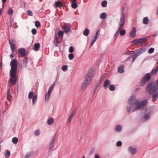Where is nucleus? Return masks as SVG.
Returning <instances> with one entry per match:
<instances>
[{
	"instance_id": "f257e3e1",
	"label": "nucleus",
	"mask_w": 158,
	"mask_h": 158,
	"mask_svg": "<svg viewBox=\"0 0 158 158\" xmlns=\"http://www.w3.org/2000/svg\"><path fill=\"white\" fill-rule=\"evenodd\" d=\"M129 106L133 109L132 111L134 112L141 109L143 106H144L147 102L146 100L142 101H138L134 96H131L128 101Z\"/></svg>"
},
{
	"instance_id": "f03ea898",
	"label": "nucleus",
	"mask_w": 158,
	"mask_h": 158,
	"mask_svg": "<svg viewBox=\"0 0 158 158\" xmlns=\"http://www.w3.org/2000/svg\"><path fill=\"white\" fill-rule=\"evenodd\" d=\"M158 89V86L157 84L155 82H150L147 86L146 90L150 94H154L152 96V98L153 101L154 102L158 98V92L157 90Z\"/></svg>"
},
{
	"instance_id": "7ed1b4c3",
	"label": "nucleus",
	"mask_w": 158,
	"mask_h": 158,
	"mask_svg": "<svg viewBox=\"0 0 158 158\" xmlns=\"http://www.w3.org/2000/svg\"><path fill=\"white\" fill-rule=\"evenodd\" d=\"M94 73V70L93 69H91L89 70L88 73L85 77V80L81 86L82 90L86 88L88 86L89 84L92 80Z\"/></svg>"
},
{
	"instance_id": "20e7f679",
	"label": "nucleus",
	"mask_w": 158,
	"mask_h": 158,
	"mask_svg": "<svg viewBox=\"0 0 158 158\" xmlns=\"http://www.w3.org/2000/svg\"><path fill=\"white\" fill-rule=\"evenodd\" d=\"M152 111L150 109L146 110L142 113L141 120L144 122L148 120L151 117Z\"/></svg>"
},
{
	"instance_id": "39448f33",
	"label": "nucleus",
	"mask_w": 158,
	"mask_h": 158,
	"mask_svg": "<svg viewBox=\"0 0 158 158\" xmlns=\"http://www.w3.org/2000/svg\"><path fill=\"white\" fill-rule=\"evenodd\" d=\"M146 49L144 48H142L138 49L133 55L132 62H134L139 56L144 53Z\"/></svg>"
},
{
	"instance_id": "423d86ee",
	"label": "nucleus",
	"mask_w": 158,
	"mask_h": 158,
	"mask_svg": "<svg viewBox=\"0 0 158 158\" xmlns=\"http://www.w3.org/2000/svg\"><path fill=\"white\" fill-rule=\"evenodd\" d=\"M17 71H10V77L9 82L11 84L15 83L17 80V76L16 75Z\"/></svg>"
},
{
	"instance_id": "0eeeda50",
	"label": "nucleus",
	"mask_w": 158,
	"mask_h": 158,
	"mask_svg": "<svg viewBox=\"0 0 158 158\" xmlns=\"http://www.w3.org/2000/svg\"><path fill=\"white\" fill-rule=\"evenodd\" d=\"M10 64L11 67L10 71H17V60L16 59H12Z\"/></svg>"
},
{
	"instance_id": "6e6552de",
	"label": "nucleus",
	"mask_w": 158,
	"mask_h": 158,
	"mask_svg": "<svg viewBox=\"0 0 158 158\" xmlns=\"http://www.w3.org/2000/svg\"><path fill=\"white\" fill-rule=\"evenodd\" d=\"M151 75L150 73H146L142 79L140 84V85L141 86L144 85L146 82L149 81Z\"/></svg>"
},
{
	"instance_id": "1a4fd4ad",
	"label": "nucleus",
	"mask_w": 158,
	"mask_h": 158,
	"mask_svg": "<svg viewBox=\"0 0 158 158\" xmlns=\"http://www.w3.org/2000/svg\"><path fill=\"white\" fill-rule=\"evenodd\" d=\"M125 16L124 13L122 12L121 15V17L118 23V27L123 28L125 23Z\"/></svg>"
},
{
	"instance_id": "9d476101",
	"label": "nucleus",
	"mask_w": 158,
	"mask_h": 158,
	"mask_svg": "<svg viewBox=\"0 0 158 158\" xmlns=\"http://www.w3.org/2000/svg\"><path fill=\"white\" fill-rule=\"evenodd\" d=\"M8 41L11 51L12 52H14L16 47V40L14 38H11L9 39Z\"/></svg>"
},
{
	"instance_id": "9b49d317",
	"label": "nucleus",
	"mask_w": 158,
	"mask_h": 158,
	"mask_svg": "<svg viewBox=\"0 0 158 158\" xmlns=\"http://www.w3.org/2000/svg\"><path fill=\"white\" fill-rule=\"evenodd\" d=\"M76 111L77 110L76 109L74 110L73 111H72L71 113L70 114V116L68 117V119H67V122L68 123H70V122L73 119L74 116L75 115Z\"/></svg>"
},
{
	"instance_id": "f8f14e48",
	"label": "nucleus",
	"mask_w": 158,
	"mask_h": 158,
	"mask_svg": "<svg viewBox=\"0 0 158 158\" xmlns=\"http://www.w3.org/2000/svg\"><path fill=\"white\" fill-rule=\"evenodd\" d=\"M71 26L70 24L65 23L64 28V31L65 33H68L70 31Z\"/></svg>"
},
{
	"instance_id": "ddd939ff",
	"label": "nucleus",
	"mask_w": 158,
	"mask_h": 158,
	"mask_svg": "<svg viewBox=\"0 0 158 158\" xmlns=\"http://www.w3.org/2000/svg\"><path fill=\"white\" fill-rule=\"evenodd\" d=\"M18 52L20 54L21 57H23L25 56L26 55V50L23 48H19Z\"/></svg>"
},
{
	"instance_id": "4468645a",
	"label": "nucleus",
	"mask_w": 158,
	"mask_h": 158,
	"mask_svg": "<svg viewBox=\"0 0 158 158\" xmlns=\"http://www.w3.org/2000/svg\"><path fill=\"white\" fill-rule=\"evenodd\" d=\"M128 151L132 155L134 154L137 152L136 149L132 146H130L128 148Z\"/></svg>"
},
{
	"instance_id": "2eb2a0df",
	"label": "nucleus",
	"mask_w": 158,
	"mask_h": 158,
	"mask_svg": "<svg viewBox=\"0 0 158 158\" xmlns=\"http://www.w3.org/2000/svg\"><path fill=\"white\" fill-rule=\"evenodd\" d=\"M136 28L134 27L132 30L130 32L129 34V36L131 38H133L136 35Z\"/></svg>"
},
{
	"instance_id": "dca6fc26",
	"label": "nucleus",
	"mask_w": 158,
	"mask_h": 158,
	"mask_svg": "<svg viewBox=\"0 0 158 158\" xmlns=\"http://www.w3.org/2000/svg\"><path fill=\"white\" fill-rule=\"evenodd\" d=\"M149 37V36H148L145 37L138 39V43L140 44H142L143 43L147 41L148 38Z\"/></svg>"
},
{
	"instance_id": "f3484780",
	"label": "nucleus",
	"mask_w": 158,
	"mask_h": 158,
	"mask_svg": "<svg viewBox=\"0 0 158 158\" xmlns=\"http://www.w3.org/2000/svg\"><path fill=\"white\" fill-rule=\"evenodd\" d=\"M55 138L54 137H53V138L52 139L51 142L49 144V147L50 150H51L52 148L54 147V143L55 142Z\"/></svg>"
},
{
	"instance_id": "a211bd4d",
	"label": "nucleus",
	"mask_w": 158,
	"mask_h": 158,
	"mask_svg": "<svg viewBox=\"0 0 158 158\" xmlns=\"http://www.w3.org/2000/svg\"><path fill=\"white\" fill-rule=\"evenodd\" d=\"M123 28H118V30L119 33V34L121 36H123L125 35L126 33V30L124 29H122Z\"/></svg>"
},
{
	"instance_id": "6ab92c4d",
	"label": "nucleus",
	"mask_w": 158,
	"mask_h": 158,
	"mask_svg": "<svg viewBox=\"0 0 158 158\" xmlns=\"http://www.w3.org/2000/svg\"><path fill=\"white\" fill-rule=\"evenodd\" d=\"M52 92L48 90L47 93H46L45 95V101H48L49 98V97L51 96Z\"/></svg>"
},
{
	"instance_id": "aec40b11",
	"label": "nucleus",
	"mask_w": 158,
	"mask_h": 158,
	"mask_svg": "<svg viewBox=\"0 0 158 158\" xmlns=\"http://www.w3.org/2000/svg\"><path fill=\"white\" fill-rule=\"evenodd\" d=\"M110 84V81L109 80L107 79L105 81L103 86L106 89V88L109 87Z\"/></svg>"
},
{
	"instance_id": "412c9836",
	"label": "nucleus",
	"mask_w": 158,
	"mask_h": 158,
	"mask_svg": "<svg viewBox=\"0 0 158 158\" xmlns=\"http://www.w3.org/2000/svg\"><path fill=\"white\" fill-rule=\"evenodd\" d=\"M122 129V127L120 125H116L115 127V130L118 132H120L121 131Z\"/></svg>"
},
{
	"instance_id": "4be33fe9",
	"label": "nucleus",
	"mask_w": 158,
	"mask_h": 158,
	"mask_svg": "<svg viewBox=\"0 0 158 158\" xmlns=\"http://www.w3.org/2000/svg\"><path fill=\"white\" fill-rule=\"evenodd\" d=\"M40 46L39 43H35L34 45V48H33L34 50L35 51H38L39 50Z\"/></svg>"
},
{
	"instance_id": "5701e85b",
	"label": "nucleus",
	"mask_w": 158,
	"mask_h": 158,
	"mask_svg": "<svg viewBox=\"0 0 158 158\" xmlns=\"http://www.w3.org/2000/svg\"><path fill=\"white\" fill-rule=\"evenodd\" d=\"M54 122V120L53 118H51L48 120L47 123L49 125H51Z\"/></svg>"
},
{
	"instance_id": "b1692460",
	"label": "nucleus",
	"mask_w": 158,
	"mask_h": 158,
	"mask_svg": "<svg viewBox=\"0 0 158 158\" xmlns=\"http://www.w3.org/2000/svg\"><path fill=\"white\" fill-rule=\"evenodd\" d=\"M149 21L148 18L147 17H145L143 18V23L144 24H147Z\"/></svg>"
},
{
	"instance_id": "393cba45",
	"label": "nucleus",
	"mask_w": 158,
	"mask_h": 158,
	"mask_svg": "<svg viewBox=\"0 0 158 158\" xmlns=\"http://www.w3.org/2000/svg\"><path fill=\"white\" fill-rule=\"evenodd\" d=\"M124 66L121 65L119 66L118 69V72L120 73H122L124 71Z\"/></svg>"
},
{
	"instance_id": "a878e982",
	"label": "nucleus",
	"mask_w": 158,
	"mask_h": 158,
	"mask_svg": "<svg viewBox=\"0 0 158 158\" xmlns=\"http://www.w3.org/2000/svg\"><path fill=\"white\" fill-rule=\"evenodd\" d=\"M27 57H26L24 58V59L23 60V64L24 67L25 68L27 67Z\"/></svg>"
},
{
	"instance_id": "bb28decb",
	"label": "nucleus",
	"mask_w": 158,
	"mask_h": 158,
	"mask_svg": "<svg viewBox=\"0 0 158 158\" xmlns=\"http://www.w3.org/2000/svg\"><path fill=\"white\" fill-rule=\"evenodd\" d=\"M89 33V31L88 29H85L83 31V35L85 36H87Z\"/></svg>"
},
{
	"instance_id": "cd10ccee",
	"label": "nucleus",
	"mask_w": 158,
	"mask_h": 158,
	"mask_svg": "<svg viewBox=\"0 0 158 158\" xmlns=\"http://www.w3.org/2000/svg\"><path fill=\"white\" fill-rule=\"evenodd\" d=\"M10 155V152L8 150H6L5 153V158H8Z\"/></svg>"
},
{
	"instance_id": "c85d7f7f",
	"label": "nucleus",
	"mask_w": 158,
	"mask_h": 158,
	"mask_svg": "<svg viewBox=\"0 0 158 158\" xmlns=\"http://www.w3.org/2000/svg\"><path fill=\"white\" fill-rule=\"evenodd\" d=\"M106 15L105 13H102L100 16V18L102 19H105L106 18Z\"/></svg>"
},
{
	"instance_id": "c756f323",
	"label": "nucleus",
	"mask_w": 158,
	"mask_h": 158,
	"mask_svg": "<svg viewBox=\"0 0 158 158\" xmlns=\"http://www.w3.org/2000/svg\"><path fill=\"white\" fill-rule=\"evenodd\" d=\"M37 98V95H35L32 98V103L33 104H35L36 102V99Z\"/></svg>"
},
{
	"instance_id": "7c9ffc66",
	"label": "nucleus",
	"mask_w": 158,
	"mask_h": 158,
	"mask_svg": "<svg viewBox=\"0 0 158 158\" xmlns=\"http://www.w3.org/2000/svg\"><path fill=\"white\" fill-rule=\"evenodd\" d=\"M34 93L30 91L29 92L28 94V98L31 99L34 96Z\"/></svg>"
},
{
	"instance_id": "2f4dec72",
	"label": "nucleus",
	"mask_w": 158,
	"mask_h": 158,
	"mask_svg": "<svg viewBox=\"0 0 158 158\" xmlns=\"http://www.w3.org/2000/svg\"><path fill=\"white\" fill-rule=\"evenodd\" d=\"M18 141V139L16 137H14L12 140V142L14 143V144H16Z\"/></svg>"
},
{
	"instance_id": "473e14b6",
	"label": "nucleus",
	"mask_w": 158,
	"mask_h": 158,
	"mask_svg": "<svg viewBox=\"0 0 158 158\" xmlns=\"http://www.w3.org/2000/svg\"><path fill=\"white\" fill-rule=\"evenodd\" d=\"M109 89L111 91H113L115 89V85H111L110 86Z\"/></svg>"
},
{
	"instance_id": "72a5a7b5",
	"label": "nucleus",
	"mask_w": 158,
	"mask_h": 158,
	"mask_svg": "<svg viewBox=\"0 0 158 158\" xmlns=\"http://www.w3.org/2000/svg\"><path fill=\"white\" fill-rule=\"evenodd\" d=\"M107 5V2L106 0L103 1L101 3V5L102 7H106Z\"/></svg>"
},
{
	"instance_id": "f704fd0d",
	"label": "nucleus",
	"mask_w": 158,
	"mask_h": 158,
	"mask_svg": "<svg viewBox=\"0 0 158 158\" xmlns=\"http://www.w3.org/2000/svg\"><path fill=\"white\" fill-rule=\"evenodd\" d=\"M119 32L118 31V29L117 31L116 32V33H115V34L114 35V40H116L117 38H118V37L119 36Z\"/></svg>"
},
{
	"instance_id": "c9c22d12",
	"label": "nucleus",
	"mask_w": 158,
	"mask_h": 158,
	"mask_svg": "<svg viewBox=\"0 0 158 158\" xmlns=\"http://www.w3.org/2000/svg\"><path fill=\"white\" fill-rule=\"evenodd\" d=\"M32 153L31 152L27 154L24 158H30L32 156Z\"/></svg>"
},
{
	"instance_id": "e433bc0d",
	"label": "nucleus",
	"mask_w": 158,
	"mask_h": 158,
	"mask_svg": "<svg viewBox=\"0 0 158 158\" xmlns=\"http://www.w3.org/2000/svg\"><path fill=\"white\" fill-rule=\"evenodd\" d=\"M68 57L69 59L71 60H72L73 59L74 57V55L72 53H70L69 54L68 56Z\"/></svg>"
},
{
	"instance_id": "4c0bfd02",
	"label": "nucleus",
	"mask_w": 158,
	"mask_h": 158,
	"mask_svg": "<svg viewBox=\"0 0 158 158\" xmlns=\"http://www.w3.org/2000/svg\"><path fill=\"white\" fill-rule=\"evenodd\" d=\"M101 83V82H99L98 83L96 84V85L95 86V89H94V94H95V92L96 91V90L98 88V86H99V85Z\"/></svg>"
},
{
	"instance_id": "58836bf2",
	"label": "nucleus",
	"mask_w": 158,
	"mask_h": 158,
	"mask_svg": "<svg viewBox=\"0 0 158 158\" xmlns=\"http://www.w3.org/2000/svg\"><path fill=\"white\" fill-rule=\"evenodd\" d=\"M78 6L77 4L76 3H72L71 4V7L73 9L76 8Z\"/></svg>"
},
{
	"instance_id": "ea45409f",
	"label": "nucleus",
	"mask_w": 158,
	"mask_h": 158,
	"mask_svg": "<svg viewBox=\"0 0 158 158\" xmlns=\"http://www.w3.org/2000/svg\"><path fill=\"white\" fill-rule=\"evenodd\" d=\"M158 71V70H157L156 68L154 69H152L151 71V74L152 75H153L155 74Z\"/></svg>"
},
{
	"instance_id": "a19ab883",
	"label": "nucleus",
	"mask_w": 158,
	"mask_h": 158,
	"mask_svg": "<svg viewBox=\"0 0 158 158\" xmlns=\"http://www.w3.org/2000/svg\"><path fill=\"white\" fill-rule=\"evenodd\" d=\"M35 25L36 27H39L40 26V23L39 21H37L35 23Z\"/></svg>"
},
{
	"instance_id": "79ce46f5",
	"label": "nucleus",
	"mask_w": 158,
	"mask_h": 158,
	"mask_svg": "<svg viewBox=\"0 0 158 158\" xmlns=\"http://www.w3.org/2000/svg\"><path fill=\"white\" fill-rule=\"evenodd\" d=\"M68 69V66L67 65H64L63 66L61 67L62 70L65 71Z\"/></svg>"
},
{
	"instance_id": "37998d69",
	"label": "nucleus",
	"mask_w": 158,
	"mask_h": 158,
	"mask_svg": "<svg viewBox=\"0 0 158 158\" xmlns=\"http://www.w3.org/2000/svg\"><path fill=\"white\" fill-rule=\"evenodd\" d=\"M55 82H54L52 85H51L48 90L52 92V89L55 85Z\"/></svg>"
},
{
	"instance_id": "c03bdc74",
	"label": "nucleus",
	"mask_w": 158,
	"mask_h": 158,
	"mask_svg": "<svg viewBox=\"0 0 158 158\" xmlns=\"http://www.w3.org/2000/svg\"><path fill=\"white\" fill-rule=\"evenodd\" d=\"M154 51V49L153 48H151L148 50V52L150 54L152 53Z\"/></svg>"
},
{
	"instance_id": "a18cd8bd",
	"label": "nucleus",
	"mask_w": 158,
	"mask_h": 158,
	"mask_svg": "<svg viewBox=\"0 0 158 158\" xmlns=\"http://www.w3.org/2000/svg\"><path fill=\"white\" fill-rule=\"evenodd\" d=\"M13 13V10L12 9L10 8L8 10V14L9 15H11Z\"/></svg>"
},
{
	"instance_id": "49530a36",
	"label": "nucleus",
	"mask_w": 158,
	"mask_h": 158,
	"mask_svg": "<svg viewBox=\"0 0 158 158\" xmlns=\"http://www.w3.org/2000/svg\"><path fill=\"white\" fill-rule=\"evenodd\" d=\"M55 4L56 5L57 7H60L62 6L61 5V3L60 2H55Z\"/></svg>"
},
{
	"instance_id": "de8ad7c7",
	"label": "nucleus",
	"mask_w": 158,
	"mask_h": 158,
	"mask_svg": "<svg viewBox=\"0 0 158 158\" xmlns=\"http://www.w3.org/2000/svg\"><path fill=\"white\" fill-rule=\"evenodd\" d=\"M34 134L36 136L39 135H40V131L38 130L35 131L34 132Z\"/></svg>"
},
{
	"instance_id": "09e8293b",
	"label": "nucleus",
	"mask_w": 158,
	"mask_h": 158,
	"mask_svg": "<svg viewBox=\"0 0 158 158\" xmlns=\"http://www.w3.org/2000/svg\"><path fill=\"white\" fill-rule=\"evenodd\" d=\"M74 51V48L72 46H71L69 49V52L70 53H72Z\"/></svg>"
},
{
	"instance_id": "8fccbe9b",
	"label": "nucleus",
	"mask_w": 158,
	"mask_h": 158,
	"mask_svg": "<svg viewBox=\"0 0 158 158\" xmlns=\"http://www.w3.org/2000/svg\"><path fill=\"white\" fill-rule=\"evenodd\" d=\"M122 144V142L120 141H118L116 143V146H121Z\"/></svg>"
},
{
	"instance_id": "3c124183",
	"label": "nucleus",
	"mask_w": 158,
	"mask_h": 158,
	"mask_svg": "<svg viewBox=\"0 0 158 158\" xmlns=\"http://www.w3.org/2000/svg\"><path fill=\"white\" fill-rule=\"evenodd\" d=\"M27 15L29 16H32V12L29 10H28L27 11Z\"/></svg>"
},
{
	"instance_id": "603ef678",
	"label": "nucleus",
	"mask_w": 158,
	"mask_h": 158,
	"mask_svg": "<svg viewBox=\"0 0 158 158\" xmlns=\"http://www.w3.org/2000/svg\"><path fill=\"white\" fill-rule=\"evenodd\" d=\"M32 33L34 35H35L36 33V30L35 28H33L31 30Z\"/></svg>"
},
{
	"instance_id": "864d4df0",
	"label": "nucleus",
	"mask_w": 158,
	"mask_h": 158,
	"mask_svg": "<svg viewBox=\"0 0 158 158\" xmlns=\"http://www.w3.org/2000/svg\"><path fill=\"white\" fill-rule=\"evenodd\" d=\"M60 36H62L64 34V32L63 31H60L57 34Z\"/></svg>"
},
{
	"instance_id": "5fc2aeb1",
	"label": "nucleus",
	"mask_w": 158,
	"mask_h": 158,
	"mask_svg": "<svg viewBox=\"0 0 158 158\" xmlns=\"http://www.w3.org/2000/svg\"><path fill=\"white\" fill-rule=\"evenodd\" d=\"M131 42L134 43V44H138V40L135 39L134 40L132 41Z\"/></svg>"
},
{
	"instance_id": "6e6d98bb",
	"label": "nucleus",
	"mask_w": 158,
	"mask_h": 158,
	"mask_svg": "<svg viewBox=\"0 0 158 158\" xmlns=\"http://www.w3.org/2000/svg\"><path fill=\"white\" fill-rule=\"evenodd\" d=\"M60 37L59 35L58 34H56L55 36V38L54 40H58V39L59 37Z\"/></svg>"
},
{
	"instance_id": "4d7b16f0",
	"label": "nucleus",
	"mask_w": 158,
	"mask_h": 158,
	"mask_svg": "<svg viewBox=\"0 0 158 158\" xmlns=\"http://www.w3.org/2000/svg\"><path fill=\"white\" fill-rule=\"evenodd\" d=\"M59 43L58 42L57 40H54V44L55 46L56 47H57L58 46Z\"/></svg>"
},
{
	"instance_id": "13d9d810",
	"label": "nucleus",
	"mask_w": 158,
	"mask_h": 158,
	"mask_svg": "<svg viewBox=\"0 0 158 158\" xmlns=\"http://www.w3.org/2000/svg\"><path fill=\"white\" fill-rule=\"evenodd\" d=\"M11 98V95L10 94H7V99H8L9 101H10V99Z\"/></svg>"
},
{
	"instance_id": "bf43d9fd",
	"label": "nucleus",
	"mask_w": 158,
	"mask_h": 158,
	"mask_svg": "<svg viewBox=\"0 0 158 158\" xmlns=\"http://www.w3.org/2000/svg\"><path fill=\"white\" fill-rule=\"evenodd\" d=\"M131 110V107L129 106H127L126 110V111L128 112H129Z\"/></svg>"
},
{
	"instance_id": "052dcab7",
	"label": "nucleus",
	"mask_w": 158,
	"mask_h": 158,
	"mask_svg": "<svg viewBox=\"0 0 158 158\" xmlns=\"http://www.w3.org/2000/svg\"><path fill=\"white\" fill-rule=\"evenodd\" d=\"M95 42V40H92V42L90 43V47H91L94 44V42Z\"/></svg>"
},
{
	"instance_id": "680f3d73",
	"label": "nucleus",
	"mask_w": 158,
	"mask_h": 158,
	"mask_svg": "<svg viewBox=\"0 0 158 158\" xmlns=\"http://www.w3.org/2000/svg\"><path fill=\"white\" fill-rule=\"evenodd\" d=\"M158 35V33L157 32H155V34L152 35V36L153 37H156Z\"/></svg>"
},
{
	"instance_id": "e2e57ef3",
	"label": "nucleus",
	"mask_w": 158,
	"mask_h": 158,
	"mask_svg": "<svg viewBox=\"0 0 158 158\" xmlns=\"http://www.w3.org/2000/svg\"><path fill=\"white\" fill-rule=\"evenodd\" d=\"M100 29H99L97 31L96 33V35H98V34L100 33Z\"/></svg>"
},
{
	"instance_id": "0e129e2a",
	"label": "nucleus",
	"mask_w": 158,
	"mask_h": 158,
	"mask_svg": "<svg viewBox=\"0 0 158 158\" xmlns=\"http://www.w3.org/2000/svg\"><path fill=\"white\" fill-rule=\"evenodd\" d=\"M13 53L14 52H13V53H12L10 55V59H12L14 57Z\"/></svg>"
},
{
	"instance_id": "69168bd1",
	"label": "nucleus",
	"mask_w": 158,
	"mask_h": 158,
	"mask_svg": "<svg viewBox=\"0 0 158 158\" xmlns=\"http://www.w3.org/2000/svg\"><path fill=\"white\" fill-rule=\"evenodd\" d=\"M98 35H96V36L94 37V39L93 40H95V41H96V40L98 39Z\"/></svg>"
},
{
	"instance_id": "338daca9",
	"label": "nucleus",
	"mask_w": 158,
	"mask_h": 158,
	"mask_svg": "<svg viewBox=\"0 0 158 158\" xmlns=\"http://www.w3.org/2000/svg\"><path fill=\"white\" fill-rule=\"evenodd\" d=\"M94 158H100V156L96 154L95 155Z\"/></svg>"
},
{
	"instance_id": "774afa93",
	"label": "nucleus",
	"mask_w": 158,
	"mask_h": 158,
	"mask_svg": "<svg viewBox=\"0 0 158 158\" xmlns=\"http://www.w3.org/2000/svg\"><path fill=\"white\" fill-rule=\"evenodd\" d=\"M76 0H72V3H76Z\"/></svg>"
}]
</instances>
